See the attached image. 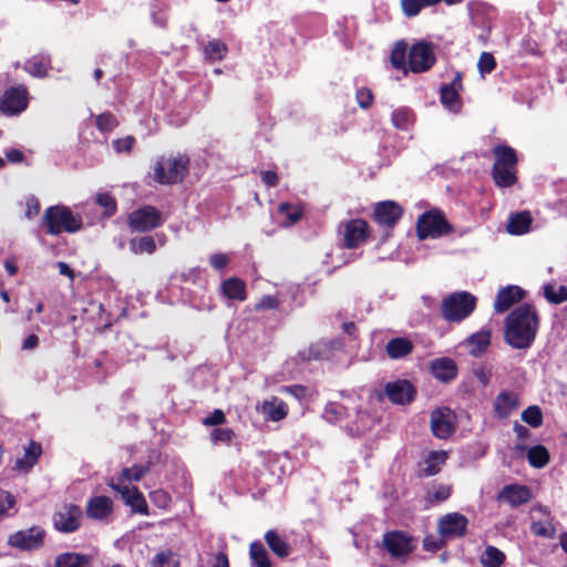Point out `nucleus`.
Listing matches in <instances>:
<instances>
[{"instance_id": "nucleus-1", "label": "nucleus", "mask_w": 567, "mask_h": 567, "mask_svg": "<svg viewBox=\"0 0 567 567\" xmlns=\"http://www.w3.org/2000/svg\"><path fill=\"white\" fill-rule=\"evenodd\" d=\"M538 330V317L529 305L512 311L505 321V340L515 349L529 348Z\"/></svg>"}, {"instance_id": "nucleus-2", "label": "nucleus", "mask_w": 567, "mask_h": 567, "mask_svg": "<svg viewBox=\"0 0 567 567\" xmlns=\"http://www.w3.org/2000/svg\"><path fill=\"white\" fill-rule=\"evenodd\" d=\"M188 166L186 155L162 156L154 164V181L163 185L181 183L188 174Z\"/></svg>"}, {"instance_id": "nucleus-3", "label": "nucleus", "mask_w": 567, "mask_h": 567, "mask_svg": "<svg viewBox=\"0 0 567 567\" xmlns=\"http://www.w3.org/2000/svg\"><path fill=\"white\" fill-rule=\"evenodd\" d=\"M493 178L497 186L509 187L516 182L517 156L514 148L499 145L494 148Z\"/></svg>"}, {"instance_id": "nucleus-4", "label": "nucleus", "mask_w": 567, "mask_h": 567, "mask_svg": "<svg viewBox=\"0 0 567 567\" xmlns=\"http://www.w3.org/2000/svg\"><path fill=\"white\" fill-rule=\"evenodd\" d=\"M476 298L466 291L454 292L442 301V316L447 321L460 322L475 309Z\"/></svg>"}, {"instance_id": "nucleus-5", "label": "nucleus", "mask_w": 567, "mask_h": 567, "mask_svg": "<svg viewBox=\"0 0 567 567\" xmlns=\"http://www.w3.org/2000/svg\"><path fill=\"white\" fill-rule=\"evenodd\" d=\"M44 224L51 235H59L62 231L73 233L80 229L81 219L75 217L68 207L54 206L45 210Z\"/></svg>"}, {"instance_id": "nucleus-6", "label": "nucleus", "mask_w": 567, "mask_h": 567, "mask_svg": "<svg viewBox=\"0 0 567 567\" xmlns=\"http://www.w3.org/2000/svg\"><path fill=\"white\" fill-rule=\"evenodd\" d=\"M416 230L419 238L425 239L449 235L453 228L440 210L433 209L419 217Z\"/></svg>"}, {"instance_id": "nucleus-7", "label": "nucleus", "mask_w": 567, "mask_h": 567, "mask_svg": "<svg viewBox=\"0 0 567 567\" xmlns=\"http://www.w3.org/2000/svg\"><path fill=\"white\" fill-rule=\"evenodd\" d=\"M162 213L154 206H144L132 212L128 216V226L134 231H148L163 224Z\"/></svg>"}, {"instance_id": "nucleus-8", "label": "nucleus", "mask_w": 567, "mask_h": 567, "mask_svg": "<svg viewBox=\"0 0 567 567\" xmlns=\"http://www.w3.org/2000/svg\"><path fill=\"white\" fill-rule=\"evenodd\" d=\"M435 63L434 49L431 44L419 42L409 52V69L414 73L430 70Z\"/></svg>"}, {"instance_id": "nucleus-9", "label": "nucleus", "mask_w": 567, "mask_h": 567, "mask_svg": "<svg viewBox=\"0 0 567 567\" xmlns=\"http://www.w3.org/2000/svg\"><path fill=\"white\" fill-rule=\"evenodd\" d=\"M468 519L460 513H449L439 520L437 530L442 538L462 537L466 533Z\"/></svg>"}, {"instance_id": "nucleus-10", "label": "nucleus", "mask_w": 567, "mask_h": 567, "mask_svg": "<svg viewBox=\"0 0 567 567\" xmlns=\"http://www.w3.org/2000/svg\"><path fill=\"white\" fill-rule=\"evenodd\" d=\"M45 532L38 526L19 530L9 536L8 544L21 550L38 549L43 544Z\"/></svg>"}, {"instance_id": "nucleus-11", "label": "nucleus", "mask_w": 567, "mask_h": 567, "mask_svg": "<svg viewBox=\"0 0 567 567\" xmlns=\"http://www.w3.org/2000/svg\"><path fill=\"white\" fill-rule=\"evenodd\" d=\"M383 544L393 557H405L414 548L415 542L412 537L402 532H391L383 536Z\"/></svg>"}, {"instance_id": "nucleus-12", "label": "nucleus", "mask_w": 567, "mask_h": 567, "mask_svg": "<svg viewBox=\"0 0 567 567\" xmlns=\"http://www.w3.org/2000/svg\"><path fill=\"white\" fill-rule=\"evenodd\" d=\"M343 244L352 249L365 243L369 236V226L363 219H351L343 224Z\"/></svg>"}, {"instance_id": "nucleus-13", "label": "nucleus", "mask_w": 567, "mask_h": 567, "mask_svg": "<svg viewBox=\"0 0 567 567\" xmlns=\"http://www.w3.org/2000/svg\"><path fill=\"white\" fill-rule=\"evenodd\" d=\"M82 511L76 505H64L54 515L53 522L58 530L72 533L80 526Z\"/></svg>"}, {"instance_id": "nucleus-14", "label": "nucleus", "mask_w": 567, "mask_h": 567, "mask_svg": "<svg viewBox=\"0 0 567 567\" xmlns=\"http://www.w3.org/2000/svg\"><path fill=\"white\" fill-rule=\"evenodd\" d=\"M455 415L449 408H440L431 413V430L439 439H447L454 432Z\"/></svg>"}, {"instance_id": "nucleus-15", "label": "nucleus", "mask_w": 567, "mask_h": 567, "mask_svg": "<svg viewBox=\"0 0 567 567\" xmlns=\"http://www.w3.org/2000/svg\"><path fill=\"white\" fill-rule=\"evenodd\" d=\"M28 104L27 89L23 86L7 90L0 100V110L4 113L17 114Z\"/></svg>"}, {"instance_id": "nucleus-16", "label": "nucleus", "mask_w": 567, "mask_h": 567, "mask_svg": "<svg viewBox=\"0 0 567 567\" xmlns=\"http://www.w3.org/2000/svg\"><path fill=\"white\" fill-rule=\"evenodd\" d=\"M532 493L527 486L511 484L502 488L497 495L499 502H505L512 507H518L522 504H526L530 501Z\"/></svg>"}, {"instance_id": "nucleus-17", "label": "nucleus", "mask_w": 567, "mask_h": 567, "mask_svg": "<svg viewBox=\"0 0 567 567\" xmlns=\"http://www.w3.org/2000/svg\"><path fill=\"white\" fill-rule=\"evenodd\" d=\"M385 393L391 402L406 404L413 400L414 389L409 381L398 380L386 384Z\"/></svg>"}, {"instance_id": "nucleus-18", "label": "nucleus", "mask_w": 567, "mask_h": 567, "mask_svg": "<svg viewBox=\"0 0 567 567\" xmlns=\"http://www.w3.org/2000/svg\"><path fill=\"white\" fill-rule=\"evenodd\" d=\"M114 489L120 492L123 499L128 504L135 512L141 514H147V504L143 494L135 487L122 484L111 485Z\"/></svg>"}, {"instance_id": "nucleus-19", "label": "nucleus", "mask_w": 567, "mask_h": 567, "mask_svg": "<svg viewBox=\"0 0 567 567\" xmlns=\"http://www.w3.org/2000/svg\"><path fill=\"white\" fill-rule=\"evenodd\" d=\"M494 413L498 417H507L519 406V396L514 391H502L494 400Z\"/></svg>"}, {"instance_id": "nucleus-20", "label": "nucleus", "mask_w": 567, "mask_h": 567, "mask_svg": "<svg viewBox=\"0 0 567 567\" xmlns=\"http://www.w3.org/2000/svg\"><path fill=\"white\" fill-rule=\"evenodd\" d=\"M524 298V291L517 286H508L501 289L494 302L496 312L502 313L507 311L513 305L517 303Z\"/></svg>"}, {"instance_id": "nucleus-21", "label": "nucleus", "mask_w": 567, "mask_h": 567, "mask_svg": "<svg viewBox=\"0 0 567 567\" xmlns=\"http://www.w3.org/2000/svg\"><path fill=\"white\" fill-rule=\"evenodd\" d=\"M402 216V208L392 200L379 203L374 209V218L381 225L392 226Z\"/></svg>"}, {"instance_id": "nucleus-22", "label": "nucleus", "mask_w": 567, "mask_h": 567, "mask_svg": "<svg viewBox=\"0 0 567 567\" xmlns=\"http://www.w3.org/2000/svg\"><path fill=\"white\" fill-rule=\"evenodd\" d=\"M431 372L437 380L447 382L456 377L457 368L450 358H440L431 362Z\"/></svg>"}, {"instance_id": "nucleus-23", "label": "nucleus", "mask_w": 567, "mask_h": 567, "mask_svg": "<svg viewBox=\"0 0 567 567\" xmlns=\"http://www.w3.org/2000/svg\"><path fill=\"white\" fill-rule=\"evenodd\" d=\"M113 509V503L111 498L106 496L92 497L86 506V514L93 519H104L111 515Z\"/></svg>"}, {"instance_id": "nucleus-24", "label": "nucleus", "mask_w": 567, "mask_h": 567, "mask_svg": "<svg viewBox=\"0 0 567 567\" xmlns=\"http://www.w3.org/2000/svg\"><path fill=\"white\" fill-rule=\"evenodd\" d=\"M413 348V342L410 339L399 337L388 341L385 352L391 359H401L410 354Z\"/></svg>"}, {"instance_id": "nucleus-25", "label": "nucleus", "mask_w": 567, "mask_h": 567, "mask_svg": "<svg viewBox=\"0 0 567 567\" xmlns=\"http://www.w3.org/2000/svg\"><path fill=\"white\" fill-rule=\"evenodd\" d=\"M221 291L228 299L244 301L247 298L246 284L237 277L225 280L221 284Z\"/></svg>"}, {"instance_id": "nucleus-26", "label": "nucleus", "mask_w": 567, "mask_h": 567, "mask_svg": "<svg viewBox=\"0 0 567 567\" xmlns=\"http://www.w3.org/2000/svg\"><path fill=\"white\" fill-rule=\"evenodd\" d=\"M92 556L78 553H64L55 558V567H92Z\"/></svg>"}, {"instance_id": "nucleus-27", "label": "nucleus", "mask_w": 567, "mask_h": 567, "mask_svg": "<svg viewBox=\"0 0 567 567\" xmlns=\"http://www.w3.org/2000/svg\"><path fill=\"white\" fill-rule=\"evenodd\" d=\"M338 344H339V342H324V341H320V342L311 344L309 347V349L307 351H302L300 353V355L305 360H311V359L323 360V359H329L331 353H332V349L334 348V346H338Z\"/></svg>"}, {"instance_id": "nucleus-28", "label": "nucleus", "mask_w": 567, "mask_h": 567, "mask_svg": "<svg viewBox=\"0 0 567 567\" xmlns=\"http://www.w3.org/2000/svg\"><path fill=\"white\" fill-rule=\"evenodd\" d=\"M41 445L31 442L28 447H25L23 456L17 458L16 468L22 472H28L33 465L37 463L39 456L41 455Z\"/></svg>"}, {"instance_id": "nucleus-29", "label": "nucleus", "mask_w": 567, "mask_h": 567, "mask_svg": "<svg viewBox=\"0 0 567 567\" xmlns=\"http://www.w3.org/2000/svg\"><path fill=\"white\" fill-rule=\"evenodd\" d=\"M447 454L444 451H433L431 452L423 463V473L425 476L436 475L444 463L446 462Z\"/></svg>"}, {"instance_id": "nucleus-30", "label": "nucleus", "mask_w": 567, "mask_h": 567, "mask_svg": "<svg viewBox=\"0 0 567 567\" xmlns=\"http://www.w3.org/2000/svg\"><path fill=\"white\" fill-rule=\"evenodd\" d=\"M532 217L528 212L517 213L511 216L507 231L513 235H522L529 230Z\"/></svg>"}, {"instance_id": "nucleus-31", "label": "nucleus", "mask_w": 567, "mask_h": 567, "mask_svg": "<svg viewBox=\"0 0 567 567\" xmlns=\"http://www.w3.org/2000/svg\"><path fill=\"white\" fill-rule=\"evenodd\" d=\"M491 343V333L489 331H480L472 334L466 340V346L468 347V352L472 355H480L483 353Z\"/></svg>"}, {"instance_id": "nucleus-32", "label": "nucleus", "mask_w": 567, "mask_h": 567, "mask_svg": "<svg viewBox=\"0 0 567 567\" xmlns=\"http://www.w3.org/2000/svg\"><path fill=\"white\" fill-rule=\"evenodd\" d=\"M265 540L269 548L279 557H287L290 554V547L287 542L275 530H268Z\"/></svg>"}, {"instance_id": "nucleus-33", "label": "nucleus", "mask_w": 567, "mask_h": 567, "mask_svg": "<svg viewBox=\"0 0 567 567\" xmlns=\"http://www.w3.org/2000/svg\"><path fill=\"white\" fill-rule=\"evenodd\" d=\"M262 411L270 420L280 421L287 415L288 409L285 402L274 398L272 400L264 403Z\"/></svg>"}, {"instance_id": "nucleus-34", "label": "nucleus", "mask_w": 567, "mask_h": 567, "mask_svg": "<svg viewBox=\"0 0 567 567\" xmlns=\"http://www.w3.org/2000/svg\"><path fill=\"white\" fill-rule=\"evenodd\" d=\"M441 102L452 112H458L461 109V101L457 89L454 85H444L441 89Z\"/></svg>"}, {"instance_id": "nucleus-35", "label": "nucleus", "mask_w": 567, "mask_h": 567, "mask_svg": "<svg viewBox=\"0 0 567 567\" xmlns=\"http://www.w3.org/2000/svg\"><path fill=\"white\" fill-rule=\"evenodd\" d=\"M439 2L440 0H401V8L403 13L411 18L417 16L422 9Z\"/></svg>"}, {"instance_id": "nucleus-36", "label": "nucleus", "mask_w": 567, "mask_h": 567, "mask_svg": "<svg viewBox=\"0 0 567 567\" xmlns=\"http://www.w3.org/2000/svg\"><path fill=\"white\" fill-rule=\"evenodd\" d=\"M250 558L256 567H271L268 553L264 545L259 542H254L250 545Z\"/></svg>"}, {"instance_id": "nucleus-37", "label": "nucleus", "mask_w": 567, "mask_h": 567, "mask_svg": "<svg viewBox=\"0 0 567 567\" xmlns=\"http://www.w3.org/2000/svg\"><path fill=\"white\" fill-rule=\"evenodd\" d=\"M505 560V554L494 546H487L481 557L485 567H501Z\"/></svg>"}, {"instance_id": "nucleus-38", "label": "nucleus", "mask_w": 567, "mask_h": 567, "mask_svg": "<svg viewBox=\"0 0 567 567\" xmlns=\"http://www.w3.org/2000/svg\"><path fill=\"white\" fill-rule=\"evenodd\" d=\"M544 297L551 303H561L567 300V288L561 285L547 284L544 286Z\"/></svg>"}, {"instance_id": "nucleus-39", "label": "nucleus", "mask_w": 567, "mask_h": 567, "mask_svg": "<svg viewBox=\"0 0 567 567\" xmlns=\"http://www.w3.org/2000/svg\"><path fill=\"white\" fill-rule=\"evenodd\" d=\"M130 247L134 254L147 252L151 255L156 250L155 240L151 236H144L138 239H132L130 241Z\"/></svg>"}, {"instance_id": "nucleus-40", "label": "nucleus", "mask_w": 567, "mask_h": 567, "mask_svg": "<svg viewBox=\"0 0 567 567\" xmlns=\"http://www.w3.org/2000/svg\"><path fill=\"white\" fill-rule=\"evenodd\" d=\"M527 455L530 465L534 467H543L549 461L548 451L542 445L530 447Z\"/></svg>"}, {"instance_id": "nucleus-41", "label": "nucleus", "mask_w": 567, "mask_h": 567, "mask_svg": "<svg viewBox=\"0 0 567 567\" xmlns=\"http://www.w3.org/2000/svg\"><path fill=\"white\" fill-rule=\"evenodd\" d=\"M179 561L177 556L171 550L161 551L156 554L152 561L151 567H178Z\"/></svg>"}, {"instance_id": "nucleus-42", "label": "nucleus", "mask_w": 567, "mask_h": 567, "mask_svg": "<svg viewBox=\"0 0 567 567\" xmlns=\"http://www.w3.org/2000/svg\"><path fill=\"white\" fill-rule=\"evenodd\" d=\"M227 52V47L220 40H212L205 47V55L209 60H221Z\"/></svg>"}, {"instance_id": "nucleus-43", "label": "nucleus", "mask_w": 567, "mask_h": 567, "mask_svg": "<svg viewBox=\"0 0 567 567\" xmlns=\"http://www.w3.org/2000/svg\"><path fill=\"white\" fill-rule=\"evenodd\" d=\"M405 56L406 45L404 43H396L390 56L392 65L398 70L406 71Z\"/></svg>"}, {"instance_id": "nucleus-44", "label": "nucleus", "mask_w": 567, "mask_h": 567, "mask_svg": "<svg viewBox=\"0 0 567 567\" xmlns=\"http://www.w3.org/2000/svg\"><path fill=\"white\" fill-rule=\"evenodd\" d=\"M522 420L533 427H538L543 423V414L537 405L528 406L522 412Z\"/></svg>"}, {"instance_id": "nucleus-45", "label": "nucleus", "mask_w": 567, "mask_h": 567, "mask_svg": "<svg viewBox=\"0 0 567 567\" xmlns=\"http://www.w3.org/2000/svg\"><path fill=\"white\" fill-rule=\"evenodd\" d=\"M532 532L540 537L554 538L556 528L550 520L534 522L530 526Z\"/></svg>"}, {"instance_id": "nucleus-46", "label": "nucleus", "mask_w": 567, "mask_h": 567, "mask_svg": "<svg viewBox=\"0 0 567 567\" xmlns=\"http://www.w3.org/2000/svg\"><path fill=\"white\" fill-rule=\"evenodd\" d=\"M496 68V61L492 53L483 52L477 62V69L482 78L489 74Z\"/></svg>"}, {"instance_id": "nucleus-47", "label": "nucleus", "mask_w": 567, "mask_h": 567, "mask_svg": "<svg viewBox=\"0 0 567 567\" xmlns=\"http://www.w3.org/2000/svg\"><path fill=\"white\" fill-rule=\"evenodd\" d=\"M150 471L148 466L134 465L130 468H124L122 471V480L121 483L125 481H140L147 472Z\"/></svg>"}, {"instance_id": "nucleus-48", "label": "nucleus", "mask_w": 567, "mask_h": 567, "mask_svg": "<svg viewBox=\"0 0 567 567\" xmlns=\"http://www.w3.org/2000/svg\"><path fill=\"white\" fill-rule=\"evenodd\" d=\"M96 127L101 132H110L117 126L115 116L111 113H103L96 117Z\"/></svg>"}, {"instance_id": "nucleus-49", "label": "nucleus", "mask_w": 567, "mask_h": 567, "mask_svg": "<svg viewBox=\"0 0 567 567\" xmlns=\"http://www.w3.org/2000/svg\"><path fill=\"white\" fill-rule=\"evenodd\" d=\"M25 69L31 75L42 78L47 74L48 66L47 62L32 59L28 61Z\"/></svg>"}, {"instance_id": "nucleus-50", "label": "nucleus", "mask_w": 567, "mask_h": 567, "mask_svg": "<svg viewBox=\"0 0 567 567\" xmlns=\"http://www.w3.org/2000/svg\"><path fill=\"white\" fill-rule=\"evenodd\" d=\"M96 202L100 206L106 209L109 216L113 215L116 210V204L114 198L107 193H101L96 196Z\"/></svg>"}, {"instance_id": "nucleus-51", "label": "nucleus", "mask_w": 567, "mask_h": 567, "mask_svg": "<svg viewBox=\"0 0 567 567\" xmlns=\"http://www.w3.org/2000/svg\"><path fill=\"white\" fill-rule=\"evenodd\" d=\"M279 212L286 214L288 219L287 225L295 224L301 217V210L298 207H292L287 203L279 206Z\"/></svg>"}, {"instance_id": "nucleus-52", "label": "nucleus", "mask_w": 567, "mask_h": 567, "mask_svg": "<svg viewBox=\"0 0 567 567\" xmlns=\"http://www.w3.org/2000/svg\"><path fill=\"white\" fill-rule=\"evenodd\" d=\"M14 504V497L9 492L0 489V518H2Z\"/></svg>"}, {"instance_id": "nucleus-53", "label": "nucleus", "mask_w": 567, "mask_h": 567, "mask_svg": "<svg viewBox=\"0 0 567 567\" xmlns=\"http://www.w3.org/2000/svg\"><path fill=\"white\" fill-rule=\"evenodd\" d=\"M451 495V487L447 485H437L434 486L433 492H429L430 501L443 502L447 499Z\"/></svg>"}, {"instance_id": "nucleus-54", "label": "nucleus", "mask_w": 567, "mask_h": 567, "mask_svg": "<svg viewBox=\"0 0 567 567\" xmlns=\"http://www.w3.org/2000/svg\"><path fill=\"white\" fill-rule=\"evenodd\" d=\"M234 437V432L230 429H215L212 432V440L214 443L223 442L228 443Z\"/></svg>"}, {"instance_id": "nucleus-55", "label": "nucleus", "mask_w": 567, "mask_h": 567, "mask_svg": "<svg viewBox=\"0 0 567 567\" xmlns=\"http://www.w3.org/2000/svg\"><path fill=\"white\" fill-rule=\"evenodd\" d=\"M473 373L483 386L491 382L492 371L489 368L480 365L473 369Z\"/></svg>"}, {"instance_id": "nucleus-56", "label": "nucleus", "mask_w": 567, "mask_h": 567, "mask_svg": "<svg viewBox=\"0 0 567 567\" xmlns=\"http://www.w3.org/2000/svg\"><path fill=\"white\" fill-rule=\"evenodd\" d=\"M355 97H357L359 105L363 109H368L371 105L372 100H373L372 92L364 87L359 89L357 91Z\"/></svg>"}, {"instance_id": "nucleus-57", "label": "nucleus", "mask_w": 567, "mask_h": 567, "mask_svg": "<svg viewBox=\"0 0 567 567\" xmlns=\"http://www.w3.org/2000/svg\"><path fill=\"white\" fill-rule=\"evenodd\" d=\"M410 121V113L404 110L395 111L392 114V123L398 128H404Z\"/></svg>"}, {"instance_id": "nucleus-58", "label": "nucleus", "mask_w": 567, "mask_h": 567, "mask_svg": "<svg viewBox=\"0 0 567 567\" xmlns=\"http://www.w3.org/2000/svg\"><path fill=\"white\" fill-rule=\"evenodd\" d=\"M228 261H229V259H228L227 255L221 254V252L214 254L209 258V264L212 265V267L215 269H218V270L225 268L227 266Z\"/></svg>"}, {"instance_id": "nucleus-59", "label": "nucleus", "mask_w": 567, "mask_h": 567, "mask_svg": "<svg viewBox=\"0 0 567 567\" xmlns=\"http://www.w3.org/2000/svg\"><path fill=\"white\" fill-rule=\"evenodd\" d=\"M133 144L134 138L132 136H126L124 138L114 141V148L117 153L130 152L133 147Z\"/></svg>"}, {"instance_id": "nucleus-60", "label": "nucleus", "mask_w": 567, "mask_h": 567, "mask_svg": "<svg viewBox=\"0 0 567 567\" xmlns=\"http://www.w3.org/2000/svg\"><path fill=\"white\" fill-rule=\"evenodd\" d=\"M279 305L278 300L272 296H264L256 305L257 310L275 309Z\"/></svg>"}, {"instance_id": "nucleus-61", "label": "nucleus", "mask_w": 567, "mask_h": 567, "mask_svg": "<svg viewBox=\"0 0 567 567\" xmlns=\"http://www.w3.org/2000/svg\"><path fill=\"white\" fill-rule=\"evenodd\" d=\"M225 421V414L221 410H215L209 416L205 417L203 423L205 425L212 426V425H219L224 423Z\"/></svg>"}, {"instance_id": "nucleus-62", "label": "nucleus", "mask_w": 567, "mask_h": 567, "mask_svg": "<svg viewBox=\"0 0 567 567\" xmlns=\"http://www.w3.org/2000/svg\"><path fill=\"white\" fill-rule=\"evenodd\" d=\"M40 212V204L37 198L30 197L27 200L25 217L31 219Z\"/></svg>"}, {"instance_id": "nucleus-63", "label": "nucleus", "mask_w": 567, "mask_h": 567, "mask_svg": "<svg viewBox=\"0 0 567 567\" xmlns=\"http://www.w3.org/2000/svg\"><path fill=\"white\" fill-rule=\"evenodd\" d=\"M261 179L268 186H276L277 182H278V176L272 171H265V172H261Z\"/></svg>"}, {"instance_id": "nucleus-64", "label": "nucleus", "mask_w": 567, "mask_h": 567, "mask_svg": "<svg viewBox=\"0 0 567 567\" xmlns=\"http://www.w3.org/2000/svg\"><path fill=\"white\" fill-rule=\"evenodd\" d=\"M212 567H229L227 555L218 553L214 556Z\"/></svg>"}]
</instances>
